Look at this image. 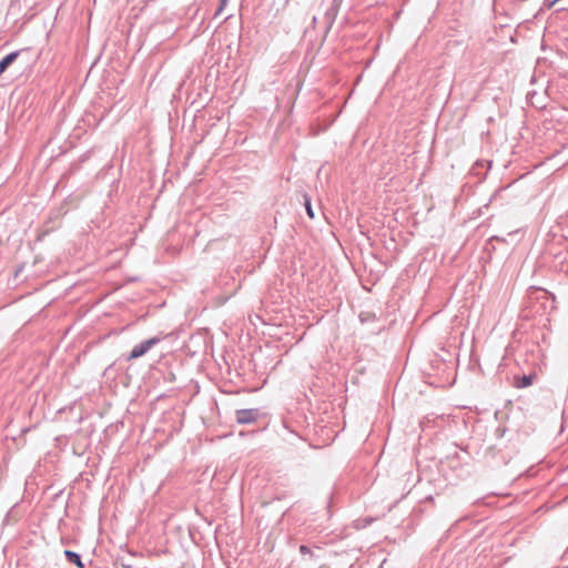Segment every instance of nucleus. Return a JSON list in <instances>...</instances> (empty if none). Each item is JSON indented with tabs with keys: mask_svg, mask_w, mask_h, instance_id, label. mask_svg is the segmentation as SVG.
Wrapping results in <instances>:
<instances>
[{
	"mask_svg": "<svg viewBox=\"0 0 568 568\" xmlns=\"http://www.w3.org/2000/svg\"><path fill=\"white\" fill-rule=\"evenodd\" d=\"M163 339L162 336H153L149 339L142 341L141 343L136 344L130 353L124 354L123 358L126 362L134 361L136 358H140L144 356L152 347L158 345Z\"/></svg>",
	"mask_w": 568,
	"mask_h": 568,
	"instance_id": "obj_1",
	"label": "nucleus"
},
{
	"mask_svg": "<svg viewBox=\"0 0 568 568\" xmlns=\"http://www.w3.org/2000/svg\"><path fill=\"white\" fill-rule=\"evenodd\" d=\"M236 422L242 425L253 424L261 417L258 408L237 409L235 412Z\"/></svg>",
	"mask_w": 568,
	"mask_h": 568,
	"instance_id": "obj_2",
	"label": "nucleus"
},
{
	"mask_svg": "<svg viewBox=\"0 0 568 568\" xmlns=\"http://www.w3.org/2000/svg\"><path fill=\"white\" fill-rule=\"evenodd\" d=\"M568 254L567 252H558L554 255L552 267L558 272L565 273L568 275Z\"/></svg>",
	"mask_w": 568,
	"mask_h": 568,
	"instance_id": "obj_3",
	"label": "nucleus"
},
{
	"mask_svg": "<svg viewBox=\"0 0 568 568\" xmlns=\"http://www.w3.org/2000/svg\"><path fill=\"white\" fill-rule=\"evenodd\" d=\"M537 377L536 373L524 374L521 376L515 375L513 386L516 388H526L532 385V381Z\"/></svg>",
	"mask_w": 568,
	"mask_h": 568,
	"instance_id": "obj_4",
	"label": "nucleus"
},
{
	"mask_svg": "<svg viewBox=\"0 0 568 568\" xmlns=\"http://www.w3.org/2000/svg\"><path fill=\"white\" fill-rule=\"evenodd\" d=\"M20 51H13L0 60V75L17 60Z\"/></svg>",
	"mask_w": 568,
	"mask_h": 568,
	"instance_id": "obj_5",
	"label": "nucleus"
},
{
	"mask_svg": "<svg viewBox=\"0 0 568 568\" xmlns=\"http://www.w3.org/2000/svg\"><path fill=\"white\" fill-rule=\"evenodd\" d=\"M64 556L69 562L74 564L79 568H84L81 556L78 552L72 550H64Z\"/></svg>",
	"mask_w": 568,
	"mask_h": 568,
	"instance_id": "obj_6",
	"label": "nucleus"
},
{
	"mask_svg": "<svg viewBox=\"0 0 568 568\" xmlns=\"http://www.w3.org/2000/svg\"><path fill=\"white\" fill-rule=\"evenodd\" d=\"M303 199H304V206H305V210H306V213L307 215L311 217V219H314V211H313V207H312V203H311V197L308 194H304L303 195Z\"/></svg>",
	"mask_w": 568,
	"mask_h": 568,
	"instance_id": "obj_7",
	"label": "nucleus"
},
{
	"mask_svg": "<svg viewBox=\"0 0 568 568\" xmlns=\"http://www.w3.org/2000/svg\"><path fill=\"white\" fill-rule=\"evenodd\" d=\"M556 4L555 0H542L541 10H550Z\"/></svg>",
	"mask_w": 568,
	"mask_h": 568,
	"instance_id": "obj_8",
	"label": "nucleus"
},
{
	"mask_svg": "<svg viewBox=\"0 0 568 568\" xmlns=\"http://www.w3.org/2000/svg\"><path fill=\"white\" fill-rule=\"evenodd\" d=\"M229 0H220V4H219V8L215 12V17H217L219 14L222 13V11L224 10V8L226 7Z\"/></svg>",
	"mask_w": 568,
	"mask_h": 568,
	"instance_id": "obj_9",
	"label": "nucleus"
},
{
	"mask_svg": "<svg viewBox=\"0 0 568 568\" xmlns=\"http://www.w3.org/2000/svg\"><path fill=\"white\" fill-rule=\"evenodd\" d=\"M485 163H488V166H490V162L488 161H477L475 163V165L473 166L471 171L474 174H478V172L476 171L478 166L483 168Z\"/></svg>",
	"mask_w": 568,
	"mask_h": 568,
	"instance_id": "obj_10",
	"label": "nucleus"
},
{
	"mask_svg": "<svg viewBox=\"0 0 568 568\" xmlns=\"http://www.w3.org/2000/svg\"><path fill=\"white\" fill-rule=\"evenodd\" d=\"M300 552H301L302 555H306V554H311L312 551H311V549H310L307 546L302 545V546L300 547Z\"/></svg>",
	"mask_w": 568,
	"mask_h": 568,
	"instance_id": "obj_11",
	"label": "nucleus"
},
{
	"mask_svg": "<svg viewBox=\"0 0 568 568\" xmlns=\"http://www.w3.org/2000/svg\"><path fill=\"white\" fill-rule=\"evenodd\" d=\"M371 316H373L371 313H361L359 318L362 322L367 321Z\"/></svg>",
	"mask_w": 568,
	"mask_h": 568,
	"instance_id": "obj_12",
	"label": "nucleus"
},
{
	"mask_svg": "<svg viewBox=\"0 0 568 568\" xmlns=\"http://www.w3.org/2000/svg\"><path fill=\"white\" fill-rule=\"evenodd\" d=\"M122 567H123V568H132V566H130V565H125V564H122Z\"/></svg>",
	"mask_w": 568,
	"mask_h": 568,
	"instance_id": "obj_13",
	"label": "nucleus"
},
{
	"mask_svg": "<svg viewBox=\"0 0 568 568\" xmlns=\"http://www.w3.org/2000/svg\"><path fill=\"white\" fill-rule=\"evenodd\" d=\"M250 390L256 392V390H258V388H251Z\"/></svg>",
	"mask_w": 568,
	"mask_h": 568,
	"instance_id": "obj_14",
	"label": "nucleus"
},
{
	"mask_svg": "<svg viewBox=\"0 0 568 568\" xmlns=\"http://www.w3.org/2000/svg\"><path fill=\"white\" fill-rule=\"evenodd\" d=\"M320 568H327L326 566H321Z\"/></svg>",
	"mask_w": 568,
	"mask_h": 568,
	"instance_id": "obj_15",
	"label": "nucleus"
}]
</instances>
